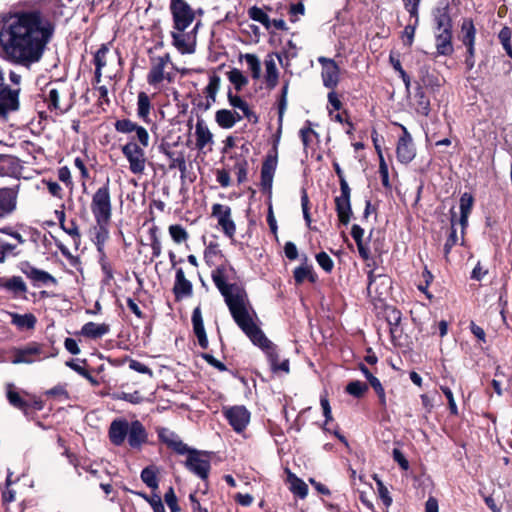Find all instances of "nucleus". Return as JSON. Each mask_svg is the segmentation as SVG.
I'll use <instances>...</instances> for the list:
<instances>
[{
  "mask_svg": "<svg viewBox=\"0 0 512 512\" xmlns=\"http://www.w3.org/2000/svg\"><path fill=\"white\" fill-rule=\"evenodd\" d=\"M211 277L215 286L224 297L225 303L236 324L254 345L265 352L273 369L279 362L277 347L266 337L250 316L245 305L246 292L244 288L237 283L227 282L226 268L224 266H218L213 270Z\"/></svg>",
  "mask_w": 512,
  "mask_h": 512,
  "instance_id": "nucleus-1",
  "label": "nucleus"
},
{
  "mask_svg": "<svg viewBox=\"0 0 512 512\" xmlns=\"http://www.w3.org/2000/svg\"><path fill=\"white\" fill-rule=\"evenodd\" d=\"M117 132L130 134L135 132L134 136L122 146V154L129 162V169L135 175L144 173L146 166V156L143 147L149 145V134L146 128L138 125L130 119L117 120L114 124Z\"/></svg>",
  "mask_w": 512,
  "mask_h": 512,
  "instance_id": "nucleus-2",
  "label": "nucleus"
},
{
  "mask_svg": "<svg viewBox=\"0 0 512 512\" xmlns=\"http://www.w3.org/2000/svg\"><path fill=\"white\" fill-rule=\"evenodd\" d=\"M57 355L58 349L54 347L53 342L30 341L22 347L13 348L11 362L13 364H32Z\"/></svg>",
  "mask_w": 512,
  "mask_h": 512,
  "instance_id": "nucleus-3",
  "label": "nucleus"
},
{
  "mask_svg": "<svg viewBox=\"0 0 512 512\" xmlns=\"http://www.w3.org/2000/svg\"><path fill=\"white\" fill-rule=\"evenodd\" d=\"M333 169L339 179L340 195L336 196L335 211L337 213L338 221L341 225L347 226L353 217V210L351 205V188L346 181L343 170L337 162H333Z\"/></svg>",
  "mask_w": 512,
  "mask_h": 512,
  "instance_id": "nucleus-4",
  "label": "nucleus"
},
{
  "mask_svg": "<svg viewBox=\"0 0 512 512\" xmlns=\"http://www.w3.org/2000/svg\"><path fill=\"white\" fill-rule=\"evenodd\" d=\"M212 452L205 450H198L195 448L187 447L186 460L184 462L185 468L200 478L202 481L207 482L211 471V456Z\"/></svg>",
  "mask_w": 512,
  "mask_h": 512,
  "instance_id": "nucleus-5",
  "label": "nucleus"
},
{
  "mask_svg": "<svg viewBox=\"0 0 512 512\" xmlns=\"http://www.w3.org/2000/svg\"><path fill=\"white\" fill-rule=\"evenodd\" d=\"M170 12L173 28L179 32H184L195 19L194 10L185 0H171Z\"/></svg>",
  "mask_w": 512,
  "mask_h": 512,
  "instance_id": "nucleus-6",
  "label": "nucleus"
},
{
  "mask_svg": "<svg viewBox=\"0 0 512 512\" xmlns=\"http://www.w3.org/2000/svg\"><path fill=\"white\" fill-rule=\"evenodd\" d=\"M278 164V142L267 152L261 166V191L271 192L274 174Z\"/></svg>",
  "mask_w": 512,
  "mask_h": 512,
  "instance_id": "nucleus-7",
  "label": "nucleus"
},
{
  "mask_svg": "<svg viewBox=\"0 0 512 512\" xmlns=\"http://www.w3.org/2000/svg\"><path fill=\"white\" fill-rule=\"evenodd\" d=\"M221 86V78L215 72L209 75L208 85L204 88L203 93L206 100L204 101L201 95H197L193 100L192 104L195 109L200 112L208 111L211 106L216 102V96Z\"/></svg>",
  "mask_w": 512,
  "mask_h": 512,
  "instance_id": "nucleus-8",
  "label": "nucleus"
},
{
  "mask_svg": "<svg viewBox=\"0 0 512 512\" xmlns=\"http://www.w3.org/2000/svg\"><path fill=\"white\" fill-rule=\"evenodd\" d=\"M75 166L79 169L83 180V193L79 200L82 202V204L89 203L91 212L96 216V191L94 190V181L92 178H90L83 160L76 158Z\"/></svg>",
  "mask_w": 512,
  "mask_h": 512,
  "instance_id": "nucleus-9",
  "label": "nucleus"
},
{
  "mask_svg": "<svg viewBox=\"0 0 512 512\" xmlns=\"http://www.w3.org/2000/svg\"><path fill=\"white\" fill-rule=\"evenodd\" d=\"M211 216L217 219L218 226L224 235L233 239L236 233V224L232 219V209L228 205L215 203L212 205Z\"/></svg>",
  "mask_w": 512,
  "mask_h": 512,
  "instance_id": "nucleus-10",
  "label": "nucleus"
},
{
  "mask_svg": "<svg viewBox=\"0 0 512 512\" xmlns=\"http://www.w3.org/2000/svg\"><path fill=\"white\" fill-rule=\"evenodd\" d=\"M318 62L322 66L321 78L323 85L330 90H335L340 81L339 65L334 59L324 56L318 57Z\"/></svg>",
  "mask_w": 512,
  "mask_h": 512,
  "instance_id": "nucleus-11",
  "label": "nucleus"
},
{
  "mask_svg": "<svg viewBox=\"0 0 512 512\" xmlns=\"http://www.w3.org/2000/svg\"><path fill=\"white\" fill-rule=\"evenodd\" d=\"M402 129V135L399 137L396 147L397 160L402 164L410 163L416 156V149L413 144L412 136L405 126L398 124Z\"/></svg>",
  "mask_w": 512,
  "mask_h": 512,
  "instance_id": "nucleus-12",
  "label": "nucleus"
},
{
  "mask_svg": "<svg viewBox=\"0 0 512 512\" xmlns=\"http://www.w3.org/2000/svg\"><path fill=\"white\" fill-rule=\"evenodd\" d=\"M20 89H11L9 85L0 83V117H6L20 107Z\"/></svg>",
  "mask_w": 512,
  "mask_h": 512,
  "instance_id": "nucleus-13",
  "label": "nucleus"
},
{
  "mask_svg": "<svg viewBox=\"0 0 512 512\" xmlns=\"http://www.w3.org/2000/svg\"><path fill=\"white\" fill-rule=\"evenodd\" d=\"M150 59V70L147 74V83L157 88L158 85L165 80V67L170 62L169 53H165L162 56H149Z\"/></svg>",
  "mask_w": 512,
  "mask_h": 512,
  "instance_id": "nucleus-14",
  "label": "nucleus"
},
{
  "mask_svg": "<svg viewBox=\"0 0 512 512\" xmlns=\"http://www.w3.org/2000/svg\"><path fill=\"white\" fill-rule=\"evenodd\" d=\"M224 416L237 433L244 431L250 421V412L245 406H233L224 411Z\"/></svg>",
  "mask_w": 512,
  "mask_h": 512,
  "instance_id": "nucleus-15",
  "label": "nucleus"
},
{
  "mask_svg": "<svg viewBox=\"0 0 512 512\" xmlns=\"http://www.w3.org/2000/svg\"><path fill=\"white\" fill-rule=\"evenodd\" d=\"M126 438L131 449L140 451L142 446L148 443V432L139 420H134L129 424V434Z\"/></svg>",
  "mask_w": 512,
  "mask_h": 512,
  "instance_id": "nucleus-16",
  "label": "nucleus"
},
{
  "mask_svg": "<svg viewBox=\"0 0 512 512\" xmlns=\"http://www.w3.org/2000/svg\"><path fill=\"white\" fill-rule=\"evenodd\" d=\"M19 268L21 272L25 274L35 286L41 284L48 285L49 283L56 284L57 282L50 273L34 267L28 261L21 262Z\"/></svg>",
  "mask_w": 512,
  "mask_h": 512,
  "instance_id": "nucleus-17",
  "label": "nucleus"
},
{
  "mask_svg": "<svg viewBox=\"0 0 512 512\" xmlns=\"http://www.w3.org/2000/svg\"><path fill=\"white\" fill-rule=\"evenodd\" d=\"M158 439L161 443L165 444L168 449L178 455H184L187 451L188 445L185 444L180 437L168 428H159L157 430Z\"/></svg>",
  "mask_w": 512,
  "mask_h": 512,
  "instance_id": "nucleus-18",
  "label": "nucleus"
},
{
  "mask_svg": "<svg viewBox=\"0 0 512 512\" xmlns=\"http://www.w3.org/2000/svg\"><path fill=\"white\" fill-rule=\"evenodd\" d=\"M172 291L175 297V301L177 302L193 295V284L191 281L186 279L182 268L176 269L175 281Z\"/></svg>",
  "mask_w": 512,
  "mask_h": 512,
  "instance_id": "nucleus-19",
  "label": "nucleus"
},
{
  "mask_svg": "<svg viewBox=\"0 0 512 512\" xmlns=\"http://www.w3.org/2000/svg\"><path fill=\"white\" fill-rule=\"evenodd\" d=\"M172 44L181 54L194 53L196 47L195 36L192 33L172 31Z\"/></svg>",
  "mask_w": 512,
  "mask_h": 512,
  "instance_id": "nucleus-20",
  "label": "nucleus"
},
{
  "mask_svg": "<svg viewBox=\"0 0 512 512\" xmlns=\"http://www.w3.org/2000/svg\"><path fill=\"white\" fill-rule=\"evenodd\" d=\"M293 278L296 285H301L306 280L312 284L317 282L318 276L315 273L313 266L308 264L307 255H303L302 264L293 270Z\"/></svg>",
  "mask_w": 512,
  "mask_h": 512,
  "instance_id": "nucleus-21",
  "label": "nucleus"
},
{
  "mask_svg": "<svg viewBox=\"0 0 512 512\" xmlns=\"http://www.w3.org/2000/svg\"><path fill=\"white\" fill-rule=\"evenodd\" d=\"M193 333L198 340L199 346L206 350L208 348V338L204 327L201 307L198 305L194 308L191 317Z\"/></svg>",
  "mask_w": 512,
  "mask_h": 512,
  "instance_id": "nucleus-22",
  "label": "nucleus"
},
{
  "mask_svg": "<svg viewBox=\"0 0 512 512\" xmlns=\"http://www.w3.org/2000/svg\"><path fill=\"white\" fill-rule=\"evenodd\" d=\"M98 253H99V264L101 266V271L103 273V278L101 280L102 287H111L114 281V270H115V262L109 258L102 250V248L98 245Z\"/></svg>",
  "mask_w": 512,
  "mask_h": 512,
  "instance_id": "nucleus-23",
  "label": "nucleus"
},
{
  "mask_svg": "<svg viewBox=\"0 0 512 512\" xmlns=\"http://www.w3.org/2000/svg\"><path fill=\"white\" fill-rule=\"evenodd\" d=\"M385 319L389 325V331L391 335V340L395 343L399 333L402 332L400 329V324L402 320V313L399 309L394 306H386L384 309Z\"/></svg>",
  "mask_w": 512,
  "mask_h": 512,
  "instance_id": "nucleus-24",
  "label": "nucleus"
},
{
  "mask_svg": "<svg viewBox=\"0 0 512 512\" xmlns=\"http://www.w3.org/2000/svg\"><path fill=\"white\" fill-rule=\"evenodd\" d=\"M111 218V204L108 185L98 188V224L108 223Z\"/></svg>",
  "mask_w": 512,
  "mask_h": 512,
  "instance_id": "nucleus-25",
  "label": "nucleus"
},
{
  "mask_svg": "<svg viewBox=\"0 0 512 512\" xmlns=\"http://www.w3.org/2000/svg\"><path fill=\"white\" fill-rule=\"evenodd\" d=\"M17 190L15 188L0 189V217L12 213L16 208Z\"/></svg>",
  "mask_w": 512,
  "mask_h": 512,
  "instance_id": "nucleus-26",
  "label": "nucleus"
},
{
  "mask_svg": "<svg viewBox=\"0 0 512 512\" xmlns=\"http://www.w3.org/2000/svg\"><path fill=\"white\" fill-rule=\"evenodd\" d=\"M159 152H161L170 159L169 169L178 168L179 171L181 172V177L183 178L187 171L184 153L179 152L177 156H175V152L171 151L169 143L160 144Z\"/></svg>",
  "mask_w": 512,
  "mask_h": 512,
  "instance_id": "nucleus-27",
  "label": "nucleus"
},
{
  "mask_svg": "<svg viewBox=\"0 0 512 512\" xmlns=\"http://www.w3.org/2000/svg\"><path fill=\"white\" fill-rule=\"evenodd\" d=\"M129 424L126 420H114L109 428V438L112 444L121 446L127 434H129Z\"/></svg>",
  "mask_w": 512,
  "mask_h": 512,
  "instance_id": "nucleus-28",
  "label": "nucleus"
},
{
  "mask_svg": "<svg viewBox=\"0 0 512 512\" xmlns=\"http://www.w3.org/2000/svg\"><path fill=\"white\" fill-rule=\"evenodd\" d=\"M6 398L12 407L22 411L26 416L29 415L28 400L16 390V387L12 383L7 384Z\"/></svg>",
  "mask_w": 512,
  "mask_h": 512,
  "instance_id": "nucleus-29",
  "label": "nucleus"
},
{
  "mask_svg": "<svg viewBox=\"0 0 512 512\" xmlns=\"http://www.w3.org/2000/svg\"><path fill=\"white\" fill-rule=\"evenodd\" d=\"M351 236L354 239V241L356 242L360 257L364 261L373 260L372 256H371L370 248H369L368 244L365 243L363 240L364 229L358 224H353L351 227Z\"/></svg>",
  "mask_w": 512,
  "mask_h": 512,
  "instance_id": "nucleus-30",
  "label": "nucleus"
},
{
  "mask_svg": "<svg viewBox=\"0 0 512 512\" xmlns=\"http://www.w3.org/2000/svg\"><path fill=\"white\" fill-rule=\"evenodd\" d=\"M436 49L438 55L451 56L453 54L452 30L443 29L436 35Z\"/></svg>",
  "mask_w": 512,
  "mask_h": 512,
  "instance_id": "nucleus-31",
  "label": "nucleus"
},
{
  "mask_svg": "<svg viewBox=\"0 0 512 512\" xmlns=\"http://www.w3.org/2000/svg\"><path fill=\"white\" fill-rule=\"evenodd\" d=\"M152 109V103L147 93L141 91L137 96V115L145 123H151L150 111Z\"/></svg>",
  "mask_w": 512,
  "mask_h": 512,
  "instance_id": "nucleus-32",
  "label": "nucleus"
},
{
  "mask_svg": "<svg viewBox=\"0 0 512 512\" xmlns=\"http://www.w3.org/2000/svg\"><path fill=\"white\" fill-rule=\"evenodd\" d=\"M195 135L196 147L199 150H202L208 143L212 142L213 135L208 127L204 125V121L202 119H198L197 121Z\"/></svg>",
  "mask_w": 512,
  "mask_h": 512,
  "instance_id": "nucleus-33",
  "label": "nucleus"
},
{
  "mask_svg": "<svg viewBox=\"0 0 512 512\" xmlns=\"http://www.w3.org/2000/svg\"><path fill=\"white\" fill-rule=\"evenodd\" d=\"M476 27L472 18H464L461 24L459 40L464 43H471L476 41Z\"/></svg>",
  "mask_w": 512,
  "mask_h": 512,
  "instance_id": "nucleus-34",
  "label": "nucleus"
},
{
  "mask_svg": "<svg viewBox=\"0 0 512 512\" xmlns=\"http://www.w3.org/2000/svg\"><path fill=\"white\" fill-rule=\"evenodd\" d=\"M11 317V323L21 330L34 329L37 322L35 315L32 313H26L23 315L18 313H12Z\"/></svg>",
  "mask_w": 512,
  "mask_h": 512,
  "instance_id": "nucleus-35",
  "label": "nucleus"
},
{
  "mask_svg": "<svg viewBox=\"0 0 512 512\" xmlns=\"http://www.w3.org/2000/svg\"><path fill=\"white\" fill-rule=\"evenodd\" d=\"M158 473L159 470L155 465H149L141 471L140 478L147 487L154 491L159 486Z\"/></svg>",
  "mask_w": 512,
  "mask_h": 512,
  "instance_id": "nucleus-36",
  "label": "nucleus"
},
{
  "mask_svg": "<svg viewBox=\"0 0 512 512\" xmlns=\"http://www.w3.org/2000/svg\"><path fill=\"white\" fill-rule=\"evenodd\" d=\"M45 101L47 103L48 109L50 111H55L56 114H63L69 108V106H62L60 104V93L56 88H51L49 90Z\"/></svg>",
  "mask_w": 512,
  "mask_h": 512,
  "instance_id": "nucleus-37",
  "label": "nucleus"
},
{
  "mask_svg": "<svg viewBox=\"0 0 512 512\" xmlns=\"http://www.w3.org/2000/svg\"><path fill=\"white\" fill-rule=\"evenodd\" d=\"M288 481L290 483V491L301 499L308 495V485L295 474L288 473Z\"/></svg>",
  "mask_w": 512,
  "mask_h": 512,
  "instance_id": "nucleus-38",
  "label": "nucleus"
},
{
  "mask_svg": "<svg viewBox=\"0 0 512 512\" xmlns=\"http://www.w3.org/2000/svg\"><path fill=\"white\" fill-rule=\"evenodd\" d=\"M265 81H266V87L270 90L274 89L277 86L278 78H279V72L276 67V64L272 58L266 59L265 62Z\"/></svg>",
  "mask_w": 512,
  "mask_h": 512,
  "instance_id": "nucleus-39",
  "label": "nucleus"
},
{
  "mask_svg": "<svg viewBox=\"0 0 512 512\" xmlns=\"http://www.w3.org/2000/svg\"><path fill=\"white\" fill-rule=\"evenodd\" d=\"M66 366H68L69 368H71L72 370H74L75 372H77L78 374H80L81 376L86 378L87 380H89V382L91 384L96 385V378L94 376H92L90 371L86 368V366H87L86 360L71 359L66 362Z\"/></svg>",
  "mask_w": 512,
  "mask_h": 512,
  "instance_id": "nucleus-40",
  "label": "nucleus"
},
{
  "mask_svg": "<svg viewBox=\"0 0 512 512\" xmlns=\"http://www.w3.org/2000/svg\"><path fill=\"white\" fill-rule=\"evenodd\" d=\"M451 212V228H450V233L445 241V244H444V256L445 258H448V255L451 251V249L457 244V241H458V237H457V230H456V222H457V215H456V212L453 210V208L450 210Z\"/></svg>",
  "mask_w": 512,
  "mask_h": 512,
  "instance_id": "nucleus-41",
  "label": "nucleus"
},
{
  "mask_svg": "<svg viewBox=\"0 0 512 512\" xmlns=\"http://www.w3.org/2000/svg\"><path fill=\"white\" fill-rule=\"evenodd\" d=\"M232 159H235V164L233 170L237 175L238 184H243L247 181L248 175V161L242 156H231Z\"/></svg>",
  "mask_w": 512,
  "mask_h": 512,
  "instance_id": "nucleus-42",
  "label": "nucleus"
},
{
  "mask_svg": "<svg viewBox=\"0 0 512 512\" xmlns=\"http://www.w3.org/2000/svg\"><path fill=\"white\" fill-rule=\"evenodd\" d=\"M3 285L4 289L12 292L16 296L27 292V286L20 276L8 278Z\"/></svg>",
  "mask_w": 512,
  "mask_h": 512,
  "instance_id": "nucleus-43",
  "label": "nucleus"
},
{
  "mask_svg": "<svg viewBox=\"0 0 512 512\" xmlns=\"http://www.w3.org/2000/svg\"><path fill=\"white\" fill-rule=\"evenodd\" d=\"M227 76L237 93L240 92L249 82L248 78L237 68H232L228 71Z\"/></svg>",
  "mask_w": 512,
  "mask_h": 512,
  "instance_id": "nucleus-44",
  "label": "nucleus"
},
{
  "mask_svg": "<svg viewBox=\"0 0 512 512\" xmlns=\"http://www.w3.org/2000/svg\"><path fill=\"white\" fill-rule=\"evenodd\" d=\"M215 121L222 129H230L234 126L233 110L220 109L215 113Z\"/></svg>",
  "mask_w": 512,
  "mask_h": 512,
  "instance_id": "nucleus-45",
  "label": "nucleus"
},
{
  "mask_svg": "<svg viewBox=\"0 0 512 512\" xmlns=\"http://www.w3.org/2000/svg\"><path fill=\"white\" fill-rule=\"evenodd\" d=\"M368 389H369V386L366 383L359 381V380H354V381H350L346 385L345 392L357 399H360V398L364 397V395L367 393Z\"/></svg>",
  "mask_w": 512,
  "mask_h": 512,
  "instance_id": "nucleus-46",
  "label": "nucleus"
},
{
  "mask_svg": "<svg viewBox=\"0 0 512 512\" xmlns=\"http://www.w3.org/2000/svg\"><path fill=\"white\" fill-rule=\"evenodd\" d=\"M248 16L253 21L261 23L266 29L271 27V20L267 13L260 7L252 6L248 9Z\"/></svg>",
  "mask_w": 512,
  "mask_h": 512,
  "instance_id": "nucleus-47",
  "label": "nucleus"
},
{
  "mask_svg": "<svg viewBox=\"0 0 512 512\" xmlns=\"http://www.w3.org/2000/svg\"><path fill=\"white\" fill-rule=\"evenodd\" d=\"M415 98L417 102V111L427 116L430 112V101L420 85L417 87Z\"/></svg>",
  "mask_w": 512,
  "mask_h": 512,
  "instance_id": "nucleus-48",
  "label": "nucleus"
},
{
  "mask_svg": "<svg viewBox=\"0 0 512 512\" xmlns=\"http://www.w3.org/2000/svg\"><path fill=\"white\" fill-rule=\"evenodd\" d=\"M59 220H60L61 228L72 237L75 246H77L78 241L80 239V235L78 232V227L75 224V222L73 220L66 222L64 212H61V217L59 218Z\"/></svg>",
  "mask_w": 512,
  "mask_h": 512,
  "instance_id": "nucleus-49",
  "label": "nucleus"
},
{
  "mask_svg": "<svg viewBox=\"0 0 512 512\" xmlns=\"http://www.w3.org/2000/svg\"><path fill=\"white\" fill-rule=\"evenodd\" d=\"M435 22L438 30H452V20L447 11V8L437 10V14L435 15Z\"/></svg>",
  "mask_w": 512,
  "mask_h": 512,
  "instance_id": "nucleus-50",
  "label": "nucleus"
},
{
  "mask_svg": "<svg viewBox=\"0 0 512 512\" xmlns=\"http://www.w3.org/2000/svg\"><path fill=\"white\" fill-rule=\"evenodd\" d=\"M288 88H289V81H285L280 96L278 98V122L279 125H282L284 113L287 108V94H288Z\"/></svg>",
  "mask_w": 512,
  "mask_h": 512,
  "instance_id": "nucleus-51",
  "label": "nucleus"
},
{
  "mask_svg": "<svg viewBox=\"0 0 512 512\" xmlns=\"http://www.w3.org/2000/svg\"><path fill=\"white\" fill-rule=\"evenodd\" d=\"M140 497H142L146 502L149 503L153 512H166L164 504L159 494L153 493L152 495H148L146 493H137Z\"/></svg>",
  "mask_w": 512,
  "mask_h": 512,
  "instance_id": "nucleus-52",
  "label": "nucleus"
},
{
  "mask_svg": "<svg viewBox=\"0 0 512 512\" xmlns=\"http://www.w3.org/2000/svg\"><path fill=\"white\" fill-rule=\"evenodd\" d=\"M493 68L496 71V75H510L512 72V61L505 59L503 56L495 57L493 61Z\"/></svg>",
  "mask_w": 512,
  "mask_h": 512,
  "instance_id": "nucleus-53",
  "label": "nucleus"
},
{
  "mask_svg": "<svg viewBox=\"0 0 512 512\" xmlns=\"http://www.w3.org/2000/svg\"><path fill=\"white\" fill-rule=\"evenodd\" d=\"M150 246L152 249L153 258H157L161 255L162 246L158 237V227L153 225L149 229Z\"/></svg>",
  "mask_w": 512,
  "mask_h": 512,
  "instance_id": "nucleus-54",
  "label": "nucleus"
},
{
  "mask_svg": "<svg viewBox=\"0 0 512 512\" xmlns=\"http://www.w3.org/2000/svg\"><path fill=\"white\" fill-rule=\"evenodd\" d=\"M169 234L173 241L177 244L185 242L189 238L186 229L180 224H173L169 226Z\"/></svg>",
  "mask_w": 512,
  "mask_h": 512,
  "instance_id": "nucleus-55",
  "label": "nucleus"
},
{
  "mask_svg": "<svg viewBox=\"0 0 512 512\" xmlns=\"http://www.w3.org/2000/svg\"><path fill=\"white\" fill-rule=\"evenodd\" d=\"M244 59L247 63L249 70L251 71V75L253 79H258L261 74V64L260 60L255 54H245Z\"/></svg>",
  "mask_w": 512,
  "mask_h": 512,
  "instance_id": "nucleus-56",
  "label": "nucleus"
},
{
  "mask_svg": "<svg viewBox=\"0 0 512 512\" xmlns=\"http://www.w3.org/2000/svg\"><path fill=\"white\" fill-rule=\"evenodd\" d=\"M374 480L377 484V490L379 498L386 508H389L392 505L393 499L390 495L388 488L384 485V483L378 478L377 475H374Z\"/></svg>",
  "mask_w": 512,
  "mask_h": 512,
  "instance_id": "nucleus-57",
  "label": "nucleus"
},
{
  "mask_svg": "<svg viewBox=\"0 0 512 512\" xmlns=\"http://www.w3.org/2000/svg\"><path fill=\"white\" fill-rule=\"evenodd\" d=\"M463 45L466 48L465 55H464V64H465L466 70L471 71L475 67V55H476L475 42L464 43Z\"/></svg>",
  "mask_w": 512,
  "mask_h": 512,
  "instance_id": "nucleus-58",
  "label": "nucleus"
},
{
  "mask_svg": "<svg viewBox=\"0 0 512 512\" xmlns=\"http://www.w3.org/2000/svg\"><path fill=\"white\" fill-rule=\"evenodd\" d=\"M164 501L169 507L171 512H180L181 508L178 504V498L175 494L173 486H169L164 494Z\"/></svg>",
  "mask_w": 512,
  "mask_h": 512,
  "instance_id": "nucleus-59",
  "label": "nucleus"
},
{
  "mask_svg": "<svg viewBox=\"0 0 512 512\" xmlns=\"http://www.w3.org/2000/svg\"><path fill=\"white\" fill-rule=\"evenodd\" d=\"M318 265L326 272L331 273L334 269V262L332 258L324 251L315 255Z\"/></svg>",
  "mask_w": 512,
  "mask_h": 512,
  "instance_id": "nucleus-60",
  "label": "nucleus"
},
{
  "mask_svg": "<svg viewBox=\"0 0 512 512\" xmlns=\"http://www.w3.org/2000/svg\"><path fill=\"white\" fill-rule=\"evenodd\" d=\"M474 201L475 199L471 193H463L459 200L460 214L470 215L474 206Z\"/></svg>",
  "mask_w": 512,
  "mask_h": 512,
  "instance_id": "nucleus-61",
  "label": "nucleus"
},
{
  "mask_svg": "<svg viewBox=\"0 0 512 512\" xmlns=\"http://www.w3.org/2000/svg\"><path fill=\"white\" fill-rule=\"evenodd\" d=\"M312 135L318 136L317 132L312 129L311 121L307 120L305 126L299 131V136L305 149L310 145Z\"/></svg>",
  "mask_w": 512,
  "mask_h": 512,
  "instance_id": "nucleus-62",
  "label": "nucleus"
},
{
  "mask_svg": "<svg viewBox=\"0 0 512 512\" xmlns=\"http://www.w3.org/2000/svg\"><path fill=\"white\" fill-rule=\"evenodd\" d=\"M497 38L502 45L504 51L510 50L512 48L511 38H512V29L508 26L502 27L499 31Z\"/></svg>",
  "mask_w": 512,
  "mask_h": 512,
  "instance_id": "nucleus-63",
  "label": "nucleus"
},
{
  "mask_svg": "<svg viewBox=\"0 0 512 512\" xmlns=\"http://www.w3.org/2000/svg\"><path fill=\"white\" fill-rule=\"evenodd\" d=\"M16 500V491L12 488H1V502L5 512L10 511V504Z\"/></svg>",
  "mask_w": 512,
  "mask_h": 512,
  "instance_id": "nucleus-64",
  "label": "nucleus"
}]
</instances>
